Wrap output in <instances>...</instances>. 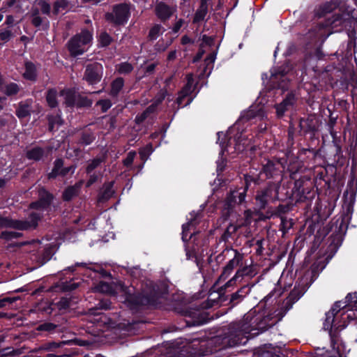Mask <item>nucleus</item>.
I'll use <instances>...</instances> for the list:
<instances>
[{
  "instance_id": "obj_51",
  "label": "nucleus",
  "mask_w": 357,
  "mask_h": 357,
  "mask_svg": "<svg viewBox=\"0 0 357 357\" xmlns=\"http://www.w3.org/2000/svg\"><path fill=\"white\" fill-rule=\"evenodd\" d=\"M165 93L164 91H160V93L155 98L154 103L152 105H155V108L165 99Z\"/></svg>"
},
{
  "instance_id": "obj_59",
  "label": "nucleus",
  "mask_w": 357,
  "mask_h": 357,
  "mask_svg": "<svg viewBox=\"0 0 357 357\" xmlns=\"http://www.w3.org/2000/svg\"><path fill=\"white\" fill-rule=\"evenodd\" d=\"M215 55L214 54H210L206 59H205V63L206 65H208L210 63H213L215 61Z\"/></svg>"
},
{
  "instance_id": "obj_39",
  "label": "nucleus",
  "mask_w": 357,
  "mask_h": 357,
  "mask_svg": "<svg viewBox=\"0 0 357 357\" xmlns=\"http://www.w3.org/2000/svg\"><path fill=\"white\" fill-rule=\"evenodd\" d=\"M111 41H112V38L110 37V36L108 33L104 32L100 35L99 42H100V44L101 46H102V47L108 46L111 43Z\"/></svg>"
},
{
  "instance_id": "obj_20",
  "label": "nucleus",
  "mask_w": 357,
  "mask_h": 357,
  "mask_svg": "<svg viewBox=\"0 0 357 357\" xmlns=\"http://www.w3.org/2000/svg\"><path fill=\"white\" fill-rule=\"evenodd\" d=\"M165 31V29L159 24H155L149 30L148 38L151 40H156Z\"/></svg>"
},
{
  "instance_id": "obj_4",
  "label": "nucleus",
  "mask_w": 357,
  "mask_h": 357,
  "mask_svg": "<svg viewBox=\"0 0 357 357\" xmlns=\"http://www.w3.org/2000/svg\"><path fill=\"white\" fill-rule=\"evenodd\" d=\"M91 40L92 33L87 30H83L80 33L73 36L67 45L70 54L74 56L82 54L86 51L87 45Z\"/></svg>"
},
{
  "instance_id": "obj_46",
  "label": "nucleus",
  "mask_w": 357,
  "mask_h": 357,
  "mask_svg": "<svg viewBox=\"0 0 357 357\" xmlns=\"http://www.w3.org/2000/svg\"><path fill=\"white\" fill-rule=\"evenodd\" d=\"M237 282H241L238 278L234 275L229 281H227L223 287H221L220 289V291H222L226 288L231 286H234Z\"/></svg>"
},
{
  "instance_id": "obj_10",
  "label": "nucleus",
  "mask_w": 357,
  "mask_h": 357,
  "mask_svg": "<svg viewBox=\"0 0 357 357\" xmlns=\"http://www.w3.org/2000/svg\"><path fill=\"white\" fill-rule=\"evenodd\" d=\"M176 11V9L163 2L157 3L155 6V14L162 22L168 20Z\"/></svg>"
},
{
  "instance_id": "obj_45",
  "label": "nucleus",
  "mask_w": 357,
  "mask_h": 357,
  "mask_svg": "<svg viewBox=\"0 0 357 357\" xmlns=\"http://www.w3.org/2000/svg\"><path fill=\"white\" fill-rule=\"evenodd\" d=\"M295 102V97L293 94H289L286 97V98L282 102V105L286 106L288 109L290 107H291Z\"/></svg>"
},
{
  "instance_id": "obj_26",
  "label": "nucleus",
  "mask_w": 357,
  "mask_h": 357,
  "mask_svg": "<svg viewBox=\"0 0 357 357\" xmlns=\"http://www.w3.org/2000/svg\"><path fill=\"white\" fill-rule=\"evenodd\" d=\"M63 165V161L62 159H56L54 163V167L51 172L48 174V178H54L57 176L60 175V171L61 170Z\"/></svg>"
},
{
  "instance_id": "obj_34",
  "label": "nucleus",
  "mask_w": 357,
  "mask_h": 357,
  "mask_svg": "<svg viewBox=\"0 0 357 357\" xmlns=\"http://www.w3.org/2000/svg\"><path fill=\"white\" fill-rule=\"evenodd\" d=\"M30 114L29 107L27 105H20L16 111V115L20 119L24 118Z\"/></svg>"
},
{
  "instance_id": "obj_22",
  "label": "nucleus",
  "mask_w": 357,
  "mask_h": 357,
  "mask_svg": "<svg viewBox=\"0 0 357 357\" xmlns=\"http://www.w3.org/2000/svg\"><path fill=\"white\" fill-rule=\"evenodd\" d=\"M124 85V80L122 77H118L114 79L111 85L110 95L115 97L117 96L120 91Z\"/></svg>"
},
{
  "instance_id": "obj_31",
  "label": "nucleus",
  "mask_w": 357,
  "mask_h": 357,
  "mask_svg": "<svg viewBox=\"0 0 357 357\" xmlns=\"http://www.w3.org/2000/svg\"><path fill=\"white\" fill-rule=\"evenodd\" d=\"M47 119L49 121V130L50 131H52L54 126H61L63 123V120L61 119V116L59 115L52 116L49 115L47 116Z\"/></svg>"
},
{
  "instance_id": "obj_3",
  "label": "nucleus",
  "mask_w": 357,
  "mask_h": 357,
  "mask_svg": "<svg viewBox=\"0 0 357 357\" xmlns=\"http://www.w3.org/2000/svg\"><path fill=\"white\" fill-rule=\"evenodd\" d=\"M344 303H342L341 301L336 302L331 310L326 314V320L324 323V328L325 330L329 331V335L331 338V342L333 344H335L337 339V331L344 328L346 326V324H343L342 325H337L334 324L335 320L338 317V314L340 312L341 310L346 311L347 312H350V307L347 305H342Z\"/></svg>"
},
{
  "instance_id": "obj_40",
  "label": "nucleus",
  "mask_w": 357,
  "mask_h": 357,
  "mask_svg": "<svg viewBox=\"0 0 357 357\" xmlns=\"http://www.w3.org/2000/svg\"><path fill=\"white\" fill-rule=\"evenodd\" d=\"M153 148L151 144L146 145L144 148L139 150V153L142 160H145L152 153Z\"/></svg>"
},
{
  "instance_id": "obj_61",
  "label": "nucleus",
  "mask_w": 357,
  "mask_h": 357,
  "mask_svg": "<svg viewBox=\"0 0 357 357\" xmlns=\"http://www.w3.org/2000/svg\"><path fill=\"white\" fill-rule=\"evenodd\" d=\"M13 300L10 298H5L3 299L0 300V308L3 307L6 305V303H13Z\"/></svg>"
},
{
  "instance_id": "obj_23",
  "label": "nucleus",
  "mask_w": 357,
  "mask_h": 357,
  "mask_svg": "<svg viewBox=\"0 0 357 357\" xmlns=\"http://www.w3.org/2000/svg\"><path fill=\"white\" fill-rule=\"evenodd\" d=\"M69 10V2L67 0H57L53 5V13L58 15L61 11Z\"/></svg>"
},
{
  "instance_id": "obj_30",
  "label": "nucleus",
  "mask_w": 357,
  "mask_h": 357,
  "mask_svg": "<svg viewBox=\"0 0 357 357\" xmlns=\"http://www.w3.org/2000/svg\"><path fill=\"white\" fill-rule=\"evenodd\" d=\"M263 171L268 177H272L276 171L275 164L268 160L263 167Z\"/></svg>"
},
{
  "instance_id": "obj_17",
  "label": "nucleus",
  "mask_w": 357,
  "mask_h": 357,
  "mask_svg": "<svg viewBox=\"0 0 357 357\" xmlns=\"http://www.w3.org/2000/svg\"><path fill=\"white\" fill-rule=\"evenodd\" d=\"M191 84L190 83V81H188L187 84L180 91L178 96L176 99V102L178 105V106L183 107L190 104L191 100H188L186 103H183V100L187 96H189L191 91Z\"/></svg>"
},
{
  "instance_id": "obj_50",
  "label": "nucleus",
  "mask_w": 357,
  "mask_h": 357,
  "mask_svg": "<svg viewBox=\"0 0 357 357\" xmlns=\"http://www.w3.org/2000/svg\"><path fill=\"white\" fill-rule=\"evenodd\" d=\"M275 108H276V112H277V114L279 116H283V114H284V112L288 110V108L284 106V105H282V103L281 102L280 104L279 105H277L275 106Z\"/></svg>"
},
{
  "instance_id": "obj_64",
  "label": "nucleus",
  "mask_w": 357,
  "mask_h": 357,
  "mask_svg": "<svg viewBox=\"0 0 357 357\" xmlns=\"http://www.w3.org/2000/svg\"><path fill=\"white\" fill-rule=\"evenodd\" d=\"M176 51H171L170 52H169L168 54V56H167V60L169 61H172L174 59H176Z\"/></svg>"
},
{
  "instance_id": "obj_35",
  "label": "nucleus",
  "mask_w": 357,
  "mask_h": 357,
  "mask_svg": "<svg viewBox=\"0 0 357 357\" xmlns=\"http://www.w3.org/2000/svg\"><path fill=\"white\" fill-rule=\"evenodd\" d=\"M95 139V137L91 132H84L79 139V143L83 145H89Z\"/></svg>"
},
{
  "instance_id": "obj_58",
  "label": "nucleus",
  "mask_w": 357,
  "mask_h": 357,
  "mask_svg": "<svg viewBox=\"0 0 357 357\" xmlns=\"http://www.w3.org/2000/svg\"><path fill=\"white\" fill-rule=\"evenodd\" d=\"M244 215H245V225L250 224L251 222L250 219H251L252 215V211L250 210H247L245 211Z\"/></svg>"
},
{
  "instance_id": "obj_57",
  "label": "nucleus",
  "mask_w": 357,
  "mask_h": 357,
  "mask_svg": "<svg viewBox=\"0 0 357 357\" xmlns=\"http://www.w3.org/2000/svg\"><path fill=\"white\" fill-rule=\"evenodd\" d=\"M99 307L104 310H108L110 308L111 303L107 301H101L99 304Z\"/></svg>"
},
{
  "instance_id": "obj_29",
  "label": "nucleus",
  "mask_w": 357,
  "mask_h": 357,
  "mask_svg": "<svg viewBox=\"0 0 357 357\" xmlns=\"http://www.w3.org/2000/svg\"><path fill=\"white\" fill-rule=\"evenodd\" d=\"M133 66L128 62H123L116 66V70L120 74H128L133 70Z\"/></svg>"
},
{
  "instance_id": "obj_47",
  "label": "nucleus",
  "mask_w": 357,
  "mask_h": 357,
  "mask_svg": "<svg viewBox=\"0 0 357 357\" xmlns=\"http://www.w3.org/2000/svg\"><path fill=\"white\" fill-rule=\"evenodd\" d=\"M56 328V326L52 323H45L38 326V330L45 331H52Z\"/></svg>"
},
{
  "instance_id": "obj_11",
  "label": "nucleus",
  "mask_w": 357,
  "mask_h": 357,
  "mask_svg": "<svg viewBox=\"0 0 357 357\" xmlns=\"http://www.w3.org/2000/svg\"><path fill=\"white\" fill-rule=\"evenodd\" d=\"M350 15L348 12H344L342 8L339 10L338 13H335L332 16L331 19H328L326 22V26H332L337 27L338 26H343L347 20H349Z\"/></svg>"
},
{
  "instance_id": "obj_6",
  "label": "nucleus",
  "mask_w": 357,
  "mask_h": 357,
  "mask_svg": "<svg viewBox=\"0 0 357 357\" xmlns=\"http://www.w3.org/2000/svg\"><path fill=\"white\" fill-rule=\"evenodd\" d=\"M95 291L116 295L122 294L126 296V299L128 300L131 296V290L126 287L121 282L108 283L106 282H99L95 287Z\"/></svg>"
},
{
  "instance_id": "obj_54",
  "label": "nucleus",
  "mask_w": 357,
  "mask_h": 357,
  "mask_svg": "<svg viewBox=\"0 0 357 357\" xmlns=\"http://www.w3.org/2000/svg\"><path fill=\"white\" fill-rule=\"evenodd\" d=\"M275 354L272 351H270L268 350H264L261 351L257 357H274Z\"/></svg>"
},
{
  "instance_id": "obj_27",
  "label": "nucleus",
  "mask_w": 357,
  "mask_h": 357,
  "mask_svg": "<svg viewBox=\"0 0 357 357\" xmlns=\"http://www.w3.org/2000/svg\"><path fill=\"white\" fill-rule=\"evenodd\" d=\"M44 154L43 149L39 147H35L26 153V157L30 160H39L42 158Z\"/></svg>"
},
{
  "instance_id": "obj_5",
  "label": "nucleus",
  "mask_w": 357,
  "mask_h": 357,
  "mask_svg": "<svg viewBox=\"0 0 357 357\" xmlns=\"http://www.w3.org/2000/svg\"><path fill=\"white\" fill-rule=\"evenodd\" d=\"M279 186L273 183H269L266 188L257 192L255 199L260 208H265L270 202L278 199Z\"/></svg>"
},
{
  "instance_id": "obj_1",
  "label": "nucleus",
  "mask_w": 357,
  "mask_h": 357,
  "mask_svg": "<svg viewBox=\"0 0 357 357\" xmlns=\"http://www.w3.org/2000/svg\"><path fill=\"white\" fill-rule=\"evenodd\" d=\"M276 322L277 320H273L271 316L261 317L260 315H257L253 317L252 314H247L242 321L231 325L229 334L225 338V342L229 347L244 344L247 342L252 331H265Z\"/></svg>"
},
{
  "instance_id": "obj_60",
  "label": "nucleus",
  "mask_w": 357,
  "mask_h": 357,
  "mask_svg": "<svg viewBox=\"0 0 357 357\" xmlns=\"http://www.w3.org/2000/svg\"><path fill=\"white\" fill-rule=\"evenodd\" d=\"M98 179V176L95 174L91 175L89 179L86 183V187L91 186L93 183H94Z\"/></svg>"
},
{
  "instance_id": "obj_48",
  "label": "nucleus",
  "mask_w": 357,
  "mask_h": 357,
  "mask_svg": "<svg viewBox=\"0 0 357 357\" xmlns=\"http://www.w3.org/2000/svg\"><path fill=\"white\" fill-rule=\"evenodd\" d=\"M59 347V344L56 342H50L44 344L41 347L39 348V349L41 350H47V351H52V349L57 348Z\"/></svg>"
},
{
  "instance_id": "obj_13",
  "label": "nucleus",
  "mask_w": 357,
  "mask_h": 357,
  "mask_svg": "<svg viewBox=\"0 0 357 357\" xmlns=\"http://www.w3.org/2000/svg\"><path fill=\"white\" fill-rule=\"evenodd\" d=\"M338 6L337 1H331L320 5L315 10V15L318 17H325L327 14L331 13Z\"/></svg>"
},
{
  "instance_id": "obj_42",
  "label": "nucleus",
  "mask_w": 357,
  "mask_h": 357,
  "mask_svg": "<svg viewBox=\"0 0 357 357\" xmlns=\"http://www.w3.org/2000/svg\"><path fill=\"white\" fill-rule=\"evenodd\" d=\"M280 219V229L283 233H285L292 227V222L290 220H287V218L283 216H281Z\"/></svg>"
},
{
  "instance_id": "obj_56",
  "label": "nucleus",
  "mask_w": 357,
  "mask_h": 357,
  "mask_svg": "<svg viewBox=\"0 0 357 357\" xmlns=\"http://www.w3.org/2000/svg\"><path fill=\"white\" fill-rule=\"evenodd\" d=\"M154 302V298H149L146 296H143L142 299L140 300V303L142 305H152Z\"/></svg>"
},
{
  "instance_id": "obj_32",
  "label": "nucleus",
  "mask_w": 357,
  "mask_h": 357,
  "mask_svg": "<svg viewBox=\"0 0 357 357\" xmlns=\"http://www.w3.org/2000/svg\"><path fill=\"white\" fill-rule=\"evenodd\" d=\"M92 101L86 96L78 94L75 106L78 107H91Z\"/></svg>"
},
{
  "instance_id": "obj_44",
  "label": "nucleus",
  "mask_w": 357,
  "mask_h": 357,
  "mask_svg": "<svg viewBox=\"0 0 357 357\" xmlns=\"http://www.w3.org/2000/svg\"><path fill=\"white\" fill-rule=\"evenodd\" d=\"M135 155L136 153L135 151H130L123 161V165L126 167L130 166L134 161Z\"/></svg>"
},
{
  "instance_id": "obj_63",
  "label": "nucleus",
  "mask_w": 357,
  "mask_h": 357,
  "mask_svg": "<svg viewBox=\"0 0 357 357\" xmlns=\"http://www.w3.org/2000/svg\"><path fill=\"white\" fill-rule=\"evenodd\" d=\"M204 52V50H199V52L197 54L195 57L193 59V62L198 61L202 57Z\"/></svg>"
},
{
  "instance_id": "obj_8",
  "label": "nucleus",
  "mask_w": 357,
  "mask_h": 357,
  "mask_svg": "<svg viewBox=\"0 0 357 357\" xmlns=\"http://www.w3.org/2000/svg\"><path fill=\"white\" fill-rule=\"evenodd\" d=\"M103 68L99 63L89 64L86 67L84 79L89 84H96L101 80Z\"/></svg>"
},
{
  "instance_id": "obj_55",
  "label": "nucleus",
  "mask_w": 357,
  "mask_h": 357,
  "mask_svg": "<svg viewBox=\"0 0 357 357\" xmlns=\"http://www.w3.org/2000/svg\"><path fill=\"white\" fill-rule=\"evenodd\" d=\"M156 66L157 64L154 63L148 65L145 68V73L147 75L153 73V71L155 70Z\"/></svg>"
},
{
  "instance_id": "obj_62",
  "label": "nucleus",
  "mask_w": 357,
  "mask_h": 357,
  "mask_svg": "<svg viewBox=\"0 0 357 357\" xmlns=\"http://www.w3.org/2000/svg\"><path fill=\"white\" fill-rule=\"evenodd\" d=\"M182 24H183L182 20H179L178 22H177L173 27V31L175 33L178 32V30L181 29Z\"/></svg>"
},
{
  "instance_id": "obj_2",
  "label": "nucleus",
  "mask_w": 357,
  "mask_h": 357,
  "mask_svg": "<svg viewBox=\"0 0 357 357\" xmlns=\"http://www.w3.org/2000/svg\"><path fill=\"white\" fill-rule=\"evenodd\" d=\"M39 200L30 204L31 209L36 210L30 213L26 220H13L7 218H0V226L3 227L13 228L19 230H28L35 229L38 222L43 216V211L50 206L52 196L44 189L39 190Z\"/></svg>"
},
{
  "instance_id": "obj_37",
  "label": "nucleus",
  "mask_w": 357,
  "mask_h": 357,
  "mask_svg": "<svg viewBox=\"0 0 357 357\" xmlns=\"http://www.w3.org/2000/svg\"><path fill=\"white\" fill-rule=\"evenodd\" d=\"M20 91L19 86L15 83H10L6 86L5 93L8 96L17 94Z\"/></svg>"
},
{
  "instance_id": "obj_24",
  "label": "nucleus",
  "mask_w": 357,
  "mask_h": 357,
  "mask_svg": "<svg viewBox=\"0 0 357 357\" xmlns=\"http://www.w3.org/2000/svg\"><path fill=\"white\" fill-rule=\"evenodd\" d=\"M246 287L244 286L238 289L236 292L234 293L231 296L230 302L233 303V305H236L241 301L248 292L245 291Z\"/></svg>"
},
{
  "instance_id": "obj_19",
  "label": "nucleus",
  "mask_w": 357,
  "mask_h": 357,
  "mask_svg": "<svg viewBox=\"0 0 357 357\" xmlns=\"http://www.w3.org/2000/svg\"><path fill=\"white\" fill-rule=\"evenodd\" d=\"M114 192L113 190V182H109L108 183H105L103 185L102 192H101V194L99 196V198H98L99 201L103 202L105 200H108L110 197H112Z\"/></svg>"
},
{
  "instance_id": "obj_25",
  "label": "nucleus",
  "mask_w": 357,
  "mask_h": 357,
  "mask_svg": "<svg viewBox=\"0 0 357 357\" xmlns=\"http://www.w3.org/2000/svg\"><path fill=\"white\" fill-rule=\"evenodd\" d=\"M208 13V6H199V8L197 10L194 18V23H199L201 21H203L205 19Z\"/></svg>"
},
{
  "instance_id": "obj_15",
  "label": "nucleus",
  "mask_w": 357,
  "mask_h": 357,
  "mask_svg": "<svg viewBox=\"0 0 357 357\" xmlns=\"http://www.w3.org/2000/svg\"><path fill=\"white\" fill-rule=\"evenodd\" d=\"M25 70L23 73V77L26 79L34 81L37 77V71L35 65L31 61L24 63Z\"/></svg>"
},
{
  "instance_id": "obj_18",
  "label": "nucleus",
  "mask_w": 357,
  "mask_h": 357,
  "mask_svg": "<svg viewBox=\"0 0 357 357\" xmlns=\"http://www.w3.org/2000/svg\"><path fill=\"white\" fill-rule=\"evenodd\" d=\"M82 182L76 183L75 185L67 188L63 193V199L65 201H69L75 197L81 188Z\"/></svg>"
},
{
  "instance_id": "obj_7",
  "label": "nucleus",
  "mask_w": 357,
  "mask_h": 357,
  "mask_svg": "<svg viewBox=\"0 0 357 357\" xmlns=\"http://www.w3.org/2000/svg\"><path fill=\"white\" fill-rule=\"evenodd\" d=\"M129 7L127 4L121 3L114 6L112 13L105 14V19L115 25L124 24L130 16Z\"/></svg>"
},
{
  "instance_id": "obj_41",
  "label": "nucleus",
  "mask_w": 357,
  "mask_h": 357,
  "mask_svg": "<svg viewBox=\"0 0 357 357\" xmlns=\"http://www.w3.org/2000/svg\"><path fill=\"white\" fill-rule=\"evenodd\" d=\"M96 105L100 107L102 112H105L112 107V102L109 99L100 100L96 102Z\"/></svg>"
},
{
  "instance_id": "obj_49",
  "label": "nucleus",
  "mask_w": 357,
  "mask_h": 357,
  "mask_svg": "<svg viewBox=\"0 0 357 357\" xmlns=\"http://www.w3.org/2000/svg\"><path fill=\"white\" fill-rule=\"evenodd\" d=\"M76 169V166L72 165L68 167L62 168L60 171V175L64 176L67 175L70 172L73 174Z\"/></svg>"
},
{
  "instance_id": "obj_52",
  "label": "nucleus",
  "mask_w": 357,
  "mask_h": 357,
  "mask_svg": "<svg viewBox=\"0 0 357 357\" xmlns=\"http://www.w3.org/2000/svg\"><path fill=\"white\" fill-rule=\"evenodd\" d=\"M11 31L9 30L3 31L0 33V40L1 41H8L10 38Z\"/></svg>"
},
{
  "instance_id": "obj_16",
  "label": "nucleus",
  "mask_w": 357,
  "mask_h": 357,
  "mask_svg": "<svg viewBox=\"0 0 357 357\" xmlns=\"http://www.w3.org/2000/svg\"><path fill=\"white\" fill-rule=\"evenodd\" d=\"M235 275L240 281L245 276L253 278L256 275V271L252 265H247L239 268Z\"/></svg>"
},
{
  "instance_id": "obj_33",
  "label": "nucleus",
  "mask_w": 357,
  "mask_h": 357,
  "mask_svg": "<svg viewBox=\"0 0 357 357\" xmlns=\"http://www.w3.org/2000/svg\"><path fill=\"white\" fill-rule=\"evenodd\" d=\"M155 111V105H151L143 113L136 116V122L140 123L144 121L148 116Z\"/></svg>"
},
{
  "instance_id": "obj_14",
  "label": "nucleus",
  "mask_w": 357,
  "mask_h": 357,
  "mask_svg": "<svg viewBox=\"0 0 357 357\" xmlns=\"http://www.w3.org/2000/svg\"><path fill=\"white\" fill-rule=\"evenodd\" d=\"M60 95L64 97V104L67 107L75 106L78 93L74 89H63L60 92Z\"/></svg>"
},
{
  "instance_id": "obj_21",
  "label": "nucleus",
  "mask_w": 357,
  "mask_h": 357,
  "mask_svg": "<svg viewBox=\"0 0 357 357\" xmlns=\"http://www.w3.org/2000/svg\"><path fill=\"white\" fill-rule=\"evenodd\" d=\"M46 100L47 105L50 107L54 108L57 107V91L55 89H50L47 90L46 93Z\"/></svg>"
},
{
  "instance_id": "obj_12",
  "label": "nucleus",
  "mask_w": 357,
  "mask_h": 357,
  "mask_svg": "<svg viewBox=\"0 0 357 357\" xmlns=\"http://www.w3.org/2000/svg\"><path fill=\"white\" fill-rule=\"evenodd\" d=\"M345 303L350 307V313L347 314V318L350 320L357 319V291L349 294L345 298Z\"/></svg>"
},
{
  "instance_id": "obj_36",
  "label": "nucleus",
  "mask_w": 357,
  "mask_h": 357,
  "mask_svg": "<svg viewBox=\"0 0 357 357\" xmlns=\"http://www.w3.org/2000/svg\"><path fill=\"white\" fill-rule=\"evenodd\" d=\"M37 4L39 6L41 12L43 14L49 15L51 11L50 4L45 0H37Z\"/></svg>"
},
{
  "instance_id": "obj_9",
  "label": "nucleus",
  "mask_w": 357,
  "mask_h": 357,
  "mask_svg": "<svg viewBox=\"0 0 357 357\" xmlns=\"http://www.w3.org/2000/svg\"><path fill=\"white\" fill-rule=\"evenodd\" d=\"M243 259V255L235 250L234 257L224 267L223 271L219 277V280H226L231 275L234 269L242 264Z\"/></svg>"
},
{
  "instance_id": "obj_38",
  "label": "nucleus",
  "mask_w": 357,
  "mask_h": 357,
  "mask_svg": "<svg viewBox=\"0 0 357 357\" xmlns=\"http://www.w3.org/2000/svg\"><path fill=\"white\" fill-rule=\"evenodd\" d=\"M21 233L16 231H4L1 234V238L6 240H10L13 238H17L21 236Z\"/></svg>"
},
{
  "instance_id": "obj_53",
  "label": "nucleus",
  "mask_w": 357,
  "mask_h": 357,
  "mask_svg": "<svg viewBox=\"0 0 357 357\" xmlns=\"http://www.w3.org/2000/svg\"><path fill=\"white\" fill-rule=\"evenodd\" d=\"M31 22L33 26L38 27L41 25L43 19L39 15H36L33 17Z\"/></svg>"
},
{
  "instance_id": "obj_43",
  "label": "nucleus",
  "mask_w": 357,
  "mask_h": 357,
  "mask_svg": "<svg viewBox=\"0 0 357 357\" xmlns=\"http://www.w3.org/2000/svg\"><path fill=\"white\" fill-rule=\"evenodd\" d=\"M194 226L193 221H190L185 225H183V232H182V238L184 241H187L188 240V231L190 229V227Z\"/></svg>"
},
{
  "instance_id": "obj_28",
  "label": "nucleus",
  "mask_w": 357,
  "mask_h": 357,
  "mask_svg": "<svg viewBox=\"0 0 357 357\" xmlns=\"http://www.w3.org/2000/svg\"><path fill=\"white\" fill-rule=\"evenodd\" d=\"M104 162V158H96L93 160H89L87 167L86 168V172L91 174L95 169L100 165Z\"/></svg>"
}]
</instances>
